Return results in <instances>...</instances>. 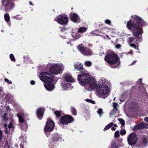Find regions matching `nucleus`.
<instances>
[{
  "mask_svg": "<svg viewBox=\"0 0 148 148\" xmlns=\"http://www.w3.org/2000/svg\"><path fill=\"white\" fill-rule=\"evenodd\" d=\"M133 104L134 105V107H135V108H136V106H137V105H138L137 104V103L136 104V102L135 103H134V104Z\"/></svg>",
  "mask_w": 148,
  "mask_h": 148,
  "instance_id": "obj_54",
  "label": "nucleus"
},
{
  "mask_svg": "<svg viewBox=\"0 0 148 148\" xmlns=\"http://www.w3.org/2000/svg\"><path fill=\"white\" fill-rule=\"evenodd\" d=\"M61 30H62V31H63V29H61Z\"/></svg>",
  "mask_w": 148,
  "mask_h": 148,
  "instance_id": "obj_64",
  "label": "nucleus"
},
{
  "mask_svg": "<svg viewBox=\"0 0 148 148\" xmlns=\"http://www.w3.org/2000/svg\"><path fill=\"white\" fill-rule=\"evenodd\" d=\"M105 60L110 64L112 65L111 67L113 68L117 67L120 64L118 61V56L114 52L106 55L105 58Z\"/></svg>",
  "mask_w": 148,
  "mask_h": 148,
  "instance_id": "obj_5",
  "label": "nucleus"
},
{
  "mask_svg": "<svg viewBox=\"0 0 148 148\" xmlns=\"http://www.w3.org/2000/svg\"><path fill=\"white\" fill-rule=\"evenodd\" d=\"M54 114L56 117H58L61 115V112L59 111H56L54 112Z\"/></svg>",
  "mask_w": 148,
  "mask_h": 148,
  "instance_id": "obj_28",
  "label": "nucleus"
},
{
  "mask_svg": "<svg viewBox=\"0 0 148 148\" xmlns=\"http://www.w3.org/2000/svg\"><path fill=\"white\" fill-rule=\"evenodd\" d=\"M44 110L43 108H39L37 109L36 113L37 116L39 119L40 120L42 118Z\"/></svg>",
  "mask_w": 148,
  "mask_h": 148,
  "instance_id": "obj_18",
  "label": "nucleus"
},
{
  "mask_svg": "<svg viewBox=\"0 0 148 148\" xmlns=\"http://www.w3.org/2000/svg\"><path fill=\"white\" fill-rule=\"evenodd\" d=\"M49 148H55V147H52V146H49Z\"/></svg>",
  "mask_w": 148,
  "mask_h": 148,
  "instance_id": "obj_56",
  "label": "nucleus"
},
{
  "mask_svg": "<svg viewBox=\"0 0 148 148\" xmlns=\"http://www.w3.org/2000/svg\"><path fill=\"white\" fill-rule=\"evenodd\" d=\"M105 23L108 25H110L111 23V22L110 20L108 19H106L105 21Z\"/></svg>",
  "mask_w": 148,
  "mask_h": 148,
  "instance_id": "obj_46",
  "label": "nucleus"
},
{
  "mask_svg": "<svg viewBox=\"0 0 148 148\" xmlns=\"http://www.w3.org/2000/svg\"><path fill=\"white\" fill-rule=\"evenodd\" d=\"M120 134L122 135H123L126 134V131L125 130H122L120 131Z\"/></svg>",
  "mask_w": 148,
  "mask_h": 148,
  "instance_id": "obj_39",
  "label": "nucleus"
},
{
  "mask_svg": "<svg viewBox=\"0 0 148 148\" xmlns=\"http://www.w3.org/2000/svg\"><path fill=\"white\" fill-rule=\"evenodd\" d=\"M131 19L127 23V27L130 30H132L134 36L136 37H141L143 33L141 26L146 25L147 23L138 16L133 15Z\"/></svg>",
  "mask_w": 148,
  "mask_h": 148,
  "instance_id": "obj_2",
  "label": "nucleus"
},
{
  "mask_svg": "<svg viewBox=\"0 0 148 148\" xmlns=\"http://www.w3.org/2000/svg\"><path fill=\"white\" fill-rule=\"evenodd\" d=\"M138 137L134 133H131L128 136L127 140L128 144L131 145L136 144Z\"/></svg>",
  "mask_w": 148,
  "mask_h": 148,
  "instance_id": "obj_11",
  "label": "nucleus"
},
{
  "mask_svg": "<svg viewBox=\"0 0 148 148\" xmlns=\"http://www.w3.org/2000/svg\"><path fill=\"white\" fill-rule=\"evenodd\" d=\"M115 45V48L117 49L120 48L121 47V45L120 44Z\"/></svg>",
  "mask_w": 148,
  "mask_h": 148,
  "instance_id": "obj_47",
  "label": "nucleus"
},
{
  "mask_svg": "<svg viewBox=\"0 0 148 148\" xmlns=\"http://www.w3.org/2000/svg\"><path fill=\"white\" fill-rule=\"evenodd\" d=\"M139 129H142L144 128L145 125L144 123H143L138 125Z\"/></svg>",
  "mask_w": 148,
  "mask_h": 148,
  "instance_id": "obj_31",
  "label": "nucleus"
},
{
  "mask_svg": "<svg viewBox=\"0 0 148 148\" xmlns=\"http://www.w3.org/2000/svg\"><path fill=\"white\" fill-rule=\"evenodd\" d=\"M63 78L65 81L67 82H74V80L72 77L71 75L69 73H65L63 75Z\"/></svg>",
  "mask_w": 148,
  "mask_h": 148,
  "instance_id": "obj_15",
  "label": "nucleus"
},
{
  "mask_svg": "<svg viewBox=\"0 0 148 148\" xmlns=\"http://www.w3.org/2000/svg\"><path fill=\"white\" fill-rule=\"evenodd\" d=\"M144 142H145V143H146L147 142V139H144Z\"/></svg>",
  "mask_w": 148,
  "mask_h": 148,
  "instance_id": "obj_58",
  "label": "nucleus"
},
{
  "mask_svg": "<svg viewBox=\"0 0 148 148\" xmlns=\"http://www.w3.org/2000/svg\"><path fill=\"white\" fill-rule=\"evenodd\" d=\"M3 119L4 120H7L8 119V114L5 113L4 115H3Z\"/></svg>",
  "mask_w": 148,
  "mask_h": 148,
  "instance_id": "obj_38",
  "label": "nucleus"
},
{
  "mask_svg": "<svg viewBox=\"0 0 148 148\" xmlns=\"http://www.w3.org/2000/svg\"><path fill=\"white\" fill-rule=\"evenodd\" d=\"M14 18L18 20H21L23 18L22 17L20 16L19 15H17L13 17Z\"/></svg>",
  "mask_w": 148,
  "mask_h": 148,
  "instance_id": "obj_35",
  "label": "nucleus"
},
{
  "mask_svg": "<svg viewBox=\"0 0 148 148\" xmlns=\"http://www.w3.org/2000/svg\"><path fill=\"white\" fill-rule=\"evenodd\" d=\"M85 100L88 102H89L93 104H94L95 103V101H93L90 99H85Z\"/></svg>",
  "mask_w": 148,
  "mask_h": 148,
  "instance_id": "obj_34",
  "label": "nucleus"
},
{
  "mask_svg": "<svg viewBox=\"0 0 148 148\" xmlns=\"http://www.w3.org/2000/svg\"><path fill=\"white\" fill-rule=\"evenodd\" d=\"M64 66L62 63H53L50 66L49 71H43L40 73V79L44 82V86L46 89L49 91L53 90L55 88L54 84L52 83L54 80V76L51 74L58 75L63 70Z\"/></svg>",
  "mask_w": 148,
  "mask_h": 148,
  "instance_id": "obj_1",
  "label": "nucleus"
},
{
  "mask_svg": "<svg viewBox=\"0 0 148 148\" xmlns=\"http://www.w3.org/2000/svg\"><path fill=\"white\" fill-rule=\"evenodd\" d=\"M119 120L122 125H125V121L122 119H119Z\"/></svg>",
  "mask_w": 148,
  "mask_h": 148,
  "instance_id": "obj_41",
  "label": "nucleus"
},
{
  "mask_svg": "<svg viewBox=\"0 0 148 148\" xmlns=\"http://www.w3.org/2000/svg\"><path fill=\"white\" fill-rule=\"evenodd\" d=\"M134 40L135 38L134 37H129L127 40L128 42L130 47L134 48L135 49L138 50V46H136L135 44L132 43Z\"/></svg>",
  "mask_w": 148,
  "mask_h": 148,
  "instance_id": "obj_17",
  "label": "nucleus"
},
{
  "mask_svg": "<svg viewBox=\"0 0 148 148\" xmlns=\"http://www.w3.org/2000/svg\"><path fill=\"white\" fill-rule=\"evenodd\" d=\"M87 29V27H81L78 29V32H79V33H84L86 31Z\"/></svg>",
  "mask_w": 148,
  "mask_h": 148,
  "instance_id": "obj_24",
  "label": "nucleus"
},
{
  "mask_svg": "<svg viewBox=\"0 0 148 148\" xmlns=\"http://www.w3.org/2000/svg\"><path fill=\"white\" fill-rule=\"evenodd\" d=\"M77 48L80 52L84 56H89L92 54V51L91 49L81 45H79Z\"/></svg>",
  "mask_w": 148,
  "mask_h": 148,
  "instance_id": "obj_8",
  "label": "nucleus"
},
{
  "mask_svg": "<svg viewBox=\"0 0 148 148\" xmlns=\"http://www.w3.org/2000/svg\"><path fill=\"white\" fill-rule=\"evenodd\" d=\"M116 99V98H114V99H113V100L114 101H115V99Z\"/></svg>",
  "mask_w": 148,
  "mask_h": 148,
  "instance_id": "obj_62",
  "label": "nucleus"
},
{
  "mask_svg": "<svg viewBox=\"0 0 148 148\" xmlns=\"http://www.w3.org/2000/svg\"><path fill=\"white\" fill-rule=\"evenodd\" d=\"M29 4H30V5H34V4H33L32 3V2H31V1H29Z\"/></svg>",
  "mask_w": 148,
  "mask_h": 148,
  "instance_id": "obj_55",
  "label": "nucleus"
},
{
  "mask_svg": "<svg viewBox=\"0 0 148 148\" xmlns=\"http://www.w3.org/2000/svg\"><path fill=\"white\" fill-rule=\"evenodd\" d=\"M113 125H114V127H112L111 128V130H112L113 131H115L116 130L115 127H117V125L116 124H114Z\"/></svg>",
  "mask_w": 148,
  "mask_h": 148,
  "instance_id": "obj_49",
  "label": "nucleus"
},
{
  "mask_svg": "<svg viewBox=\"0 0 148 148\" xmlns=\"http://www.w3.org/2000/svg\"><path fill=\"white\" fill-rule=\"evenodd\" d=\"M144 120L145 121L148 122V117H146L144 119Z\"/></svg>",
  "mask_w": 148,
  "mask_h": 148,
  "instance_id": "obj_51",
  "label": "nucleus"
},
{
  "mask_svg": "<svg viewBox=\"0 0 148 148\" xmlns=\"http://www.w3.org/2000/svg\"><path fill=\"white\" fill-rule=\"evenodd\" d=\"M113 125V123H110L108 124L107 126H106L104 129V131H105L108 129L112 127Z\"/></svg>",
  "mask_w": 148,
  "mask_h": 148,
  "instance_id": "obj_25",
  "label": "nucleus"
},
{
  "mask_svg": "<svg viewBox=\"0 0 148 148\" xmlns=\"http://www.w3.org/2000/svg\"><path fill=\"white\" fill-rule=\"evenodd\" d=\"M61 37L62 38H66V37L65 36H62V35H61Z\"/></svg>",
  "mask_w": 148,
  "mask_h": 148,
  "instance_id": "obj_57",
  "label": "nucleus"
},
{
  "mask_svg": "<svg viewBox=\"0 0 148 148\" xmlns=\"http://www.w3.org/2000/svg\"><path fill=\"white\" fill-rule=\"evenodd\" d=\"M119 105L116 102H114L113 103V107L114 109H117V108L119 107Z\"/></svg>",
  "mask_w": 148,
  "mask_h": 148,
  "instance_id": "obj_36",
  "label": "nucleus"
},
{
  "mask_svg": "<svg viewBox=\"0 0 148 148\" xmlns=\"http://www.w3.org/2000/svg\"><path fill=\"white\" fill-rule=\"evenodd\" d=\"M31 84L32 85H34L35 83V82L33 80L31 81L30 82Z\"/></svg>",
  "mask_w": 148,
  "mask_h": 148,
  "instance_id": "obj_50",
  "label": "nucleus"
},
{
  "mask_svg": "<svg viewBox=\"0 0 148 148\" xmlns=\"http://www.w3.org/2000/svg\"><path fill=\"white\" fill-rule=\"evenodd\" d=\"M136 62V60H134L131 64V65H134Z\"/></svg>",
  "mask_w": 148,
  "mask_h": 148,
  "instance_id": "obj_52",
  "label": "nucleus"
},
{
  "mask_svg": "<svg viewBox=\"0 0 148 148\" xmlns=\"http://www.w3.org/2000/svg\"><path fill=\"white\" fill-rule=\"evenodd\" d=\"M10 58L12 61L13 62H15V59L14 55L12 54H10Z\"/></svg>",
  "mask_w": 148,
  "mask_h": 148,
  "instance_id": "obj_33",
  "label": "nucleus"
},
{
  "mask_svg": "<svg viewBox=\"0 0 148 148\" xmlns=\"http://www.w3.org/2000/svg\"><path fill=\"white\" fill-rule=\"evenodd\" d=\"M139 129V127L138 125H137L134 127L133 128V130L135 131Z\"/></svg>",
  "mask_w": 148,
  "mask_h": 148,
  "instance_id": "obj_43",
  "label": "nucleus"
},
{
  "mask_svg": "<svg viewBox=\"0 0 148 148\" xmlns=\"http://www.w3.org/2000/svg\"><path fill=\"white\" fill-rule=\"evenodd\" d=\"M74 65L75 69L78 71H81L83 69L82 64L80 63H76Z\"/></svg>",
  "mask_w": 148,
  "mask_h": 148,
  "instance_id": "obj_21",
  "label": "nucleus"
},
{
  "mask_svg": "<svg viewBox=\"0 0 148 148\" xmlns=\"http://www.w3.org/2000/svg\"><path fill=\"white\" fill-rule=\"evenodd\" d=\"M9 108V107H6V109H8V108Z\"/></svg>",
  "mask_w": 148,
  "mask_h": 148,
  "instance_id": "obj_63",
  "label": "nucleus"
},
{
  "mask_svg": "<svg viewBox=\"0 0 148 148\" xmlns=\"http://www.w3.org/2000/svg\"><path fill=\"white\" fill-rule=\"evenodd\" d=\"M119 136V132L118 131H116L115 132L114 136L115 137H118Z\"/></svg>",
  "mask_w": 148,
  "mask_h": 148,
  "instance_id": "obj_42",
  "label": "nucleus"
},
{
  "mask_svg": "<svg viewBox=\"0 0 148 148\" xmlns=\"http://www.w3.org/2000/svg\"><path fill=\"white\" fill-rule=\"evenodd\" d=\"M110 29L108 28H104L102 29L100 33L101 34H99L98 33V31L96 30L94 32H92V34H94L95 35H100L103 38H107L108 39H110V37L108 35V33L109 32Z\"/></svg>",
  "mask_w": 148,
  "mask_h": 148,
  "instance_id": "obj_12",
  "label": "nucleus"
},
{
  "mask_svg": "<svg viewBox=\"0 0 148 148\" xmlns=\"http://www.w3.org/2000/svg\"><path fill=\"white\" fill-rule=\"evenodd\" d=\"M54 21L57 22L60 24L65 25L68 23L69 20L67 15L63 14L58 16L55 18Z\"/></svg>",
  "mask_w": 148,
  "mask_h": 148,
  "instance_id": "obj_7",
  "label": "nucleus"
},
{
  "mask_svg": "<svg viewBox=\"0 0 148 148\" xmlns=\"http://www.w3.org/2000/svg\"><path fill=\"white\" fill-rule=\"evenodd\" d=\"M54 126V122L50 119H48L44 128L45 133L47 136H49L50 134L49 132L53 130Z\"/></svg>",
  "mask_w": 148,
  "mask_h": 148,
  "instance_id": "obj_6",
  "label": "nucleus"
},
{
  "mask_svg": "<svg viewBox=\"0 0 148 148\" xmlns=\"http://www.w3.org/2000/svg\"><path fill=\"white\" fill-rule=\"evenodd\" d=\"M99 86L97 88V93L101 95H108L110 92L111 87L110 82L104 78L101 79L99 80Z\"/></svg>",
  "mask_w": 148,
  "mask_h": 148,
  "instance_id": "obj_4",
  "label": "nucleus"
},
{
  "mask_svg": "<svg viewBox=\"0 0 148 148\" xmlns=\"http://www.w3.org/2000/svg\"><path fill=\"white\" fill-rule=\"evenodd\" d=\"M97 113L99 115L100 117H101L103 113L102 109L101 108L99 109L97 111Z\"/></svg>",
  "mask_w": 148,
  "mask_h": 148,
  "instance_id": "obj_30",
  "label": "nucleus"
},
{
  "mask_svg": "<svg viewBox=\"0 0 148 148\" xmlns=\"http://www.w3.org/2000/svg\"><path fill=\"white\" fill-rule=\"evenodd\" d=\"M70 110L73 115H76L77 114V110L75 108L73 107H71Z\"/></svg>",
  "mask_w": 148,
  "mask_h": 148,
  "instance_id": "obj_26",
  "label": "nucleus"
},
{
  "mask_svg": "<svg viewBox=\"0 0 148 148\" xmlns=\"http://www.w3.org/2000/svg\"><path fill=\"white\" fill-rule=\"evenodd\" d=\"M71 35L73 38L75 40H77L79 39L82 36L81 34H79V32H78V31L76 32H72Z\"/></svg>",
  "mask_w": 148,
  "mask_h": 148,
  "instance_id": "obj_19",
  "label": "nucleus"
},
{
  "mask_svg": "<svg viewBox=\"0 0 148 148\" xmlns=\"http://www.w3.org/2000/svg\"><path fill=\"white\" fill-rule=\"evenodd\" d=\"M77 80L79 84L84 87L85 90L91 91L95 88L97 84L95 79L90 77L87 71H82L78 75Z\"/></svg>",
  "mask_w": 148,
  "mask_h": 148,
  "instance_id": "obj_3",
  "label": "nucleus"
},
{
  "mask_svg": "<svg viewBox=\"0 0 148 148\" xmlns=\"http://www.w3.org/2000/svg\"><path fill=\"white\" fill-rule=\"evenodd\" d=\"M17 116L19 119L20 122L22 123L24 121V119L25 118V116L24 114L18 113L17 114Z\"/></svg>",
  "mask_w": 148,
  "mask_h": 148,
  "instance_id": "obj_22",
  "label": "nucleus"
},
{
  "mask_svg": "<svg viewBox=\"0 0 148 148\" xmlns=\"http://www.w3.org/2000/svg\"><path fill=\"white\" fill-rule=\"evenodd\" d=\"M61 138V136L57 133L54 134L53 135V140L57 141L60 139Z\"/></svg>",
  "mask_w": 148,
  "mask_h": 148,
  "instance_id": "obj_23",
  "label": "nucleus"
},
{
  "mask_svg": "<svg viewBox=\"0 0 148 148\" xmlns=\"http://www.w3.org/2000/svg\"><path fill=\"white\" fill-rule=\"evenodd\" d=\"M4 19L5 21L7 22H8L10 20V18L9 14L6 13L4 15Z\"/></svg>",
  "mask_w": 148,
  "mask_h": 148,
  "instance_id": "obj_29",
  "label": "nucleus"
},
{
  "mask_svg": "<svg viewBox=\"0 0 148 148\" xmlns=\"http://www.w3.org/2000/svg\"><path fill=\"white\" fill-rule=\"evenodd\" d=\"M125 99V97L124 96V95H123L121 96V97L119 98V100L121 102H123Z\"/></svg>",
  "mask_w": 148,
  "mask_h": 148,
  "instance_id": "obj_40",
  "label": "nucleus"
},
{
  "mask_svg": "<svg viewBox=\"0 0 148 148\" xmlns=\"http://www.w3.org/2000/svg\"><path fill=\"white\" fill-rule=\"evenodd\" d=\"M73 118L69 115L62 116L60 119V123L62 125H67L71 123L74 120Z\"/></svg>",
  "mask_w": 148,
  "mask_h": 148,
  "instance_id": "obj_9",
  "label": "nucleus"
},
{
  "mask_svg": "<svg viewBox=\"0 0 148 148\" xmlns=\"http://www.w3.org/2000/svg\"><path fill=\"white\" fill-rule=\"evenodd\" d=\"M10 96H10V95H8L7 96V97H10Z\"/></svg>",
  "mask_w": 148,
  "mask_h": 148,
  "instance_id": "obj_61",
  "label": "nucleus"
},
{
  "mask_svg": "<svg viewBox=\"0 0 148 148\" xmlns=\"http://www.w3.org/2000/svg\"><path fill=\"white\" fill-rule=\"evenodd\" d=\"M137 84L138 85H140V86L143 85L142 83V79H139L138 80L137 82Z\"/></svg>",
  "mask_w": 148,
  "mask_h": 148,
  "instance_id": "obj_37",
  "label": "nucleus"
},
{
  "mask_svg": "<svg viewBox=\"0 0 148 148\" xmlns=\"http://www.w3.org/2000/svg\"><path fill=\"white\" fill-rule=\"evenodd\" d=\"M12 0H2V6L4 7L5 11L8 12L14 7V4L11 2Z\"/></svg>",
  "mask_w": 148,
  "mask_h": 148,
  "instance_id": "obj_10",
  "label": "nucleus"
},
{
  "mask_svg": "<svg viewBox=\"0 0 148 148\" xmlns=\"http://www.w3.org/2000/svg\"><path fill=\"white\" fill-rule=\"evenodd\" d=\"M132 50H131L130 52H129L127 53V54L128 55L129 54H131V55H132Z\"/></svg>",
  "mask_w": 148,
  "mask_h": 148,
  "instance_id": "obj_53",
  "label": "nucleus"
},
{
  "mask_svg": "<svg viewBox=\"0 0 148 148\" xmlns=\"http://www.w3.org/2000/svg\"><path fill=\"white\" fill-rule=\"evenodd\" d=\"M69 16L71 20L73 22L75 23L79 22L80 18L77 14L73 12H71Z\"/></svg>",
  "mask_w": 148,
  "mask_h": 148,
  "instance_id": "obj_14",
  "label": "nucleus"
},
{
  "mask_svg": "<svg viewBox=\"0 0 148 148\" xmlns=\"http://www.w3.org/2000/svg\"><path fill=\"white\" fill-rule=\"evenodd\" d=\"M115 114V112L113 110H112L111 111L110 114V116L111 118L113 117L114 116Z\"/></svg>",
  "mask_w": 148,
  "mask_h": 148,
  "instance_id": "obj_32",
  "label": "nucleus"
},
{
  "mask_svg": "<svg viewBox=\"0 0 148 148\" xmlns=\"http://www.w3.org/2000/svg\"><path fill=\"white\" fill-rule=\"evenodd\" d=\"M23 142H26V139H25V140H23Z\"/></svg>",
  "mask_w": 148,
  "mask_h": 148,
  "instance_id": "obj_60",
  "label": "nucleus"
},
{
  "mask_svg": "<svg viewBox=\"0 0 148 148\" xmlns=\"http://www.w3.org/2000/svg\"><path fill=\"white\" fill-rule=\"evenodd\" d=\"M84 64L85 66L89 67L92 65V63L91 61H86L84 62Z\"/></svg>",
  "mask_w": 148,
  "mask_h": 148,
  "instance_id": "obj_27",
  "label": "nucleus"
},
{
  "mask_svg": "<svg viewBox=\"0 0 148 148\" xmlns=\"http://www.w3.org/2000/svg\"><path fill=\"white\" fill-rule=\"evenodd\" d=\"M61 86L63 90H71L73 88V86H72L70 84L66 83L64 81L62 82Z\"/></svg>",
  "mask_w": 148,
  "mask_h": 148,
  "instance_id": "obj_16",
  "label": "nucleus"
},
{
  "mask_svg": "<svg viewBox=\"0 0 148 148\" xmlns=\"http://www.w3.org/2000/svg\"><path fill=\"white\" fill-rule=\"evenodd\" d=\"M4 126L5 130V133L8 135H11L12 133L14 131V128L12 122L9 124L8 128L7 127V125L6 123L4 124Z\"/></svg>",
  "mask_w": 148,
  "mask_h": 148,
  "instance_id": "obj_13",
  "label": "nucleus"
},
{
  "mask_svg": "<svg viewBox=\"0 0 148 148\" xmlns=\"http://www.w3.org/2000/svg\"><path fill=\"white\" fill-rule=\"evenodd\" d=\"M3 138V134L2 131L0 130V140H2Z\"/></svg>",
  "mask_w": 148,
  "mask_h": 148,
  "instance_id": "obj_48",
  "label": "nucleus"
},
{
  "mask_svg": "<svg viewBox=\"0 0 148 148\" xmlns=\"http://www.w3.org/2000/svg\"><path fill=\"white\" fill-rule=\"evenodd\" d=\"M108 148H119V145L115 140H113L111 142Z\"/></svg>",
  "mask_w": 148,
  "mask_h": 148,
  "instance_id": "obj_20",
  "label": "nucleus"
},
{
  "mask_svg": "<svg viewBox=\"0 0 148 148\" xmlns=\"http://www.w3.org/2000/svg\"><path fill=\"white\" fill-rule=\"evenodd\" d=\"M141 92L142 93L143 95H145L147 94V92L145 89H143V90L141 91Z\"/></svg>",
  "mask_w": 148,
  "mask_h": 148,
  "instance_id": "obj_44",
  "label": "nucleus"
},
{
  "mask_svg": "<svg viewBox=\"0 0 148 148\" xmlns=\"http://www.w3.org/2000/svg\"><path fill=\"white\" fill-rule=\"evenodd\" d=\"M5 82L9 84H11L12 83V82L11 81H9L8 79L5 78L4 79Z\"/></svg>",
  "mask_w": 148,
  "mask_h": 148,
  "instance_id": "obj_45",
  "label": "nucleus"
},
{
  "mask_svg": "<svg viewBox=\"0 0 148 148\" xmlns=\"http://www.w3.org/2000/svg\"><path fill=\"white\" fill-rule=\"evenodd\" d=\"M70 42V41H69L68 42H67V44H69Z\"/></svg>",
  "mask_w": 148,
  "mask_h": 148,
  "instance_id": "obj_59",
  "label": "nucleus"
}]
</instances>
